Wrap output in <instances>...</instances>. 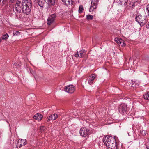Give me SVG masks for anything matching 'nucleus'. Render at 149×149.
Wrapping results in <instances>:
<instances>
[{
	"label": "nucleus",
	"instance_id": "nucleus-28",
	"mask_svg": "<svg viewBox=\"0 0 149 149\" xmlns=\"http://www.w3.org/2000/svg\"><path fill=\"white\" fill-rule=\"evenodd\" d=\"M13 34L14 36H18L20 34V33L17 31H15L13 33Z\"/></svg>",
	"mask_w": 149,
	"mask_h": 149
},
{
	"label": "nucleus",
	"instance_id": "nucleus-30",
	"mask_svg": "<svg viewBox=\"0 0 149 149\" xmlns=\"http://www.w3.org/2000/svg\"><path fill=\"white\" fill-rule=\"evenodd\" d=\"M16 0H9V2L11 3H13L15 2Z\"/></svg>",
	"mask_w": 149,
	"mask_h": 149
},
{
	"label": "nucleus",
	"instance_id": "nucleus-33",
	"mask_svg": "<svg viewBox=\"0 0 149 149\" xmlns=\"http://www.w3.org/2000/svg\"><path fill=\"white\" fill-rule=\"evenodd\" d=\"M146 148L147 149H149V147H148V146H146Z\"/></svg>",
	"mask_w": 149,
	"mask_h": 149
},
{
	"label": "nucleus",
	"instance_id": "nucleus-11",
	"mask_svg": "<svg viewBox=\"0 0 149 149\" xmlns=\"http://www.w3.org/2000/svg\"><path fill=\"white\" fill-rule=\"evenodd\" d=\"M26 143V139H19L17 141V146L21 148L22 146L25 145Z\"/></svg>",
	"mask_w": 149,
	"mask_h": 149
},
{
	"label": "nucleus",
	"instance_id": "nucleus-35",
	"mask_svg": "<svg viewBox=\"0 0 149 149\" xmlns=\"http://www.w3.org/2000/svg\"><path fill=\"white\" fill-rule=\"evenodd\" d=\"M123 44H122V45H123V46H124V45H123Z\"/></svg>",
	"mask_w": 149,
	"mask_h": 149
},
{
	"label": "nucleus",
	"instance_id": "nucleus-10",
	"mask_svg": "<svg viewBox=\"0 0 149 149\" xmlns=\"http://www.w3.org/2000/svg\"><path fill=\"white\" fill-rule=\"evenodd\" d=\"M110 143V144L108 143L106 146L107 149H118L116 141Z\"/></svg>",
	"mask_w": 149,
	"mask_h": 149
},
{
	"label": "nucleus",
	"instance_id": "nucleus-20",
	"mask_svg": "<svg viewBox=\"0 0 149 149\" xmlns=\"http://www.w3.org/2000/svg\"><path fill=\"white\" fill-rule=\"evenodd\" d=\"M47 3L52 5H54L55 4V0H45Z\"/></svg>",
	"mask_w": 149,
	"mask_h": 149
},
{
	"label": "nucleus",
	"instance_id": "nucleus-9",
	"mask_svg": "<svg viewBox=\"0 0 149 149\" xmlns=\"http://www.w3.org/2000/svg\"><path fill=\"white\" fill-rule=\"evenodd\" d=\"M74 86L72 85H70L65 87L64 91L70 93H73L74 91Z\"/></svg>",
	"mask_w": 149,
	"mask_h": 149
},
{
	"label": "nucleus",
	"instance_id": "nucleus-19",
	"mask_svg": "<svg viewBox=\"0 0 149 149\" xmlns=\"http://www.w3.org/2000/svg\"><path fill=\"white\" fill-rule=\"evenodd\" d=\"M118 44V45H120L122 43H123V40L119 38H116L114 40Z\"/></svg>",
	"mask_w": 149,
	"mask_h": 149
},
{
	"label": "nucleus",
	"instance_id": "nucleus-2",
	"mask_svg": "<svg viewBox=\"0 0 149 149\" xmlns=\"http://www.w3.org/2000/svg\"><path fill=\"white\" fill-rule=\"evenodd\" d=\"M32 6L31 1L29 0L26 4L21 8V12H17L20 13H23L27 15H29L31 11Z\"/></svg>",
	"mask_w": 149,
	"mask_h": 149
},
{
	"label": "nucleus",
	"instance_id": "nucleus-1",
	"mask_svg": "<svg viewBox=\"0 0 149 149\" xmlns=\"http://www.w3.org/2000/svg\"><path fill=\"white\" fill-rule=\"evenodd\" d=\"M29 0H17L15 7L13 8V11L15 13L21 12V8L23 7Z\"/></svg>",
	"mask_w": 149,
	"mask_h": 149
},
{
	"label": "nucleus",
	"instance_id": "nucleus-34",
	"mask_svg": "<svg viewBox=\"0 0 149 149\" xmlns=\"http://www.w3.org/2000/svg\"><path fill=\"white\" fill-rule=\"evenodd\" d=\"M33 74V76H34V77L35 78H36V77H35V76Z\"/></svg>",
	"mask_w": 149,
	"mask_h": 149
},
{
	"label": "nucleus",
	"instance_id": "nucleus-17",
	"mask_svg": "<svg viewBox=\"0 0 149 149\" xmlns=\"http://www.w3.org/2000/svg\"><path fill=\"white\" fill-rule=\"evenodd\" d=\"M128 0H119V2L121 3V5H123L124 6H125L126 7H128Z\"/></svg>",
	"mask_w": 149,
	"mask_h": 149
},
{
	"label": "nucleus",
	"instance_id": "nucleus-23",
	"mask_svg": "<svg viewBox=\"0 0 149 149\" xmlns=\"http://www.w3.org/2000/svg\"><path fill=\"white\" fill-rule=\"evenodd\" d=\"M85 54V50H82L80 51V55L81 58L83 57L84 56V54Z\"/></svg>",
	"mask_w": 149,
	"mask_h": 149
},
{
	"label": "nucleus",
	"instance_id": "nucleus-3",
	"mask_svg": "<svg viewBox=\"0 0 149 149\" xmlns=\"http://www.w3.org/2000/svg\"><path fill=\"white\" fill-rule=\"evenodd\" d=\"M136 20L140 25L143 26L147 22V16L142 15H137L135 17Z\"/></svg>",
	"mask_w": 149,
	"mask_h": 149
},
{
	"label": "nucleus",
	"instance_id": "nucleus-15",
	"mask_svg": "<svg viewBox=\"0 0 149 149\" xmlns=\"http://www.w3.org/2000/svg\"><path fill=\"white\" fill-rule=\"evenodd\" d=\"M66 5H68L70 4L72 5L74 3V1L73 0H61Z\"/></svg>",
	"mask_w": 149,
	"mask_h": 149
},
{
	"label": "nucleus",
	"instance_id": "nucleus-26",
	"mask_svg": "<svg viewBox=\"0 0 149 149\" xmlns=\"http://www.w3.org/2000/svg\"><path fill=\"white\" fill-rule=\"evenodd\" d=\"M8 37H9L8 35V34L6 33V34L3 35L1 37V38H3V40H5V39L6 40L8 38Z\"/></svg>",
	"mask_w": 149,
	"mask_h": 149
},
{
	"label": "nucleus",
	"instance_id": "nucleus-5",
	"mask_svg": "<svg viewBox=\"0 0 149 149\" xmlns=\"http://www.w3.org/2000/svg\"><path fill=\"white\" fill-rule=\"evenodd\" d=\"M57 17L56 14L54 13L49 16L47 19V24L48 25H50L54 22Z\"/></svg>",
	"mask_w": 149,
	"mask_h": 149
},
{
	"label": "nucleus",
	"instance_id": "nucleus-13",
	"mask_svg": "<svg viewBox=\"0 0 149 149\" xmlns=\"http://www.w3.org/2000/svg\"><path fill=\"white\" fill-rule=\"evenodd\" d=\"M95 78V74H93L89 77V79L88 83L90 85H91L94 82V80Z\"/></svg>",
	"mask_w": 149,
	"mask_h": 149
},
{
	"label": "nucleus",
	"instance_id": "nucleus-29",
	"mask_svg": "<svg viewBox=\"0 0 149 149\" xmlns=\"http://www.w3.org/2000/svg\"><path fill=\"white\" fill-rule=\"evenodd\" d=\"M75 56L76 57H79V55L78 54V51L75 54Z\"/></svg>",
	"mask_w": 149,
	"mask_h": 149
},
{
	"label": "nucleus",
	"instance_id": "nucleus-18",
	"mask_svg": "<svg viewBox=\"0 0 149 149\" xmlns=\"http://www.w3.org/2000/svg\"><path fill=\"white\" fill-rule=\"evenodd\" d=\"M37 2L39 6L41 7L43 6L45 2H47L45 0H37Z\"/></svg>",
	"mask_w": 149,
	"mask_h": 149
},
{
	"label": "nucleus",
	"instance_id": "nucleus-24",
	"mask_svg": "<svg viewBox=\"0 0 149 149\" xmlns=\"http://www.w3.org/2000/svg\"><path fill=\"white\" fill-rule=\"evenodd\" d=\"M83 8L82 5H80L79 7L78 12L79 13L81 14L82 13Z\"/></svg>",
	"mask_w": 149,
	"mask_h": 149
},
{
	"label": "nucleus",
	"instance_id": "nucleus-27",
	"mask_svg": "<svg viewBox=\"0 0 149 149\" xmlns=\"http://www.w3.org/2000/svg\"><path fill=\"white\" fill-rule=\"evenodd\" d=\"M93 18V16L91 15H88L86 16V19L88 20H92Z\"/></svg>",
	"mask_w": 149,
	"mask_h": 149
},
{
	"label": "nucleus",
	"instance_id": "nucleus-22",
	"mask_svg": "<svg viewBox=\"0 0 149 149\" xmlns=\"http://www.w3.org/2000/svg\"><path fill=\"white\" fill-rule=\"evenodd\" d=\"M7 0H0V6H2L6 2Z\"/></svg>",
	"mask_w": 149,
	"mask_h": 149
},
{
	"label": "nucleus",
	"instance_id": "nucleus-14",
	"mask_svg": "<svg viewBox=\"0 0 149 149\" xmlns=\"http://www.w3.org/2000/svg\"><path fill=\"white\" fill-rule=\"evenodd\" d=\"M58 117V115L54 113V114L51 115L49 116H48L47 119V121H50L52 120H54Z\"/></svg>",
	"mask_w": 149,
	"mask_h": 149
},
{
	"label": "nucleus",
	"instance_id": "nucleus-21",
	"mask_svg": "<svg viewBox=\"0 0 149 149\" xmlns=\"http://www.w3.org/2000/svg\"><path fill=\"white\" fill-rule=\"evenodd\" d=\"M144 98L146 100H149V92L143 95Z\"/></svg>",
	"mask_w": 149,
	"mask_h": 149
},
{
	"label": "nucleus",
	"instance_id": "nucleus-7",
	"mask_svg": "<svg viewBox=\"0 0 149 149\" xmlns=\"http://www.w3.org/2000/svg\"><path fill=\"white\" fill-rule=\"evenodd\" d=\"M127 109V105L124 103L121 104L118 107V111L119 112L122 114L126 111Z\"/></svg>",
	"mask_w": 149,
	"mask_h": 149
},
{
	"label": "nucleus",
	"instance_id": "nucleus-31",
	"mask_svg": "<svg viewBox=\"0 0 149 149\" xmlns=\"http://www.w3.org/2000/svg\"><path fill=\"white\" fill-rule=\"evenodd\" d=\"M146 28H147L149 29V22L146 25Z\"/></svg>",
	"mask_w": 149,
	"mask_h": 149
},
{
	"label": "nucleus",
	"instance_id": "nucleus-4",
	"mask_svg": "<svg viewBox=\"0 0 149 149\" xmlns=\"http://www.w3.org/2000/svg\"><path fill=\"white\" fill-rule=\"evenodd\" d=\"M103 141L104 144L106 146L108 143L110 144L112 142L114 143L113 142L116 140L114 137L107 136L103 139Z\"/></svg>",
	"mask_w": 149,
	"mask_h": 149
},
{
	"label": "nucleus",
	"instance_id": "nucleus-32",
	"mask_svg": "<svg viewBox=\"0 0 149 149\" xmlns=\"http://www.w3.org/2000/svg\"><path fill=\"white\" fill-rule=\"evenodd\" d=\"M113 101H110V102H109V104H111V103H112L113 102Z\"/></svg>",
	"mask_w": 149,
	"mask_h": 149
},
{
	"label": "nucleus",
	"instance_id": "nucleus-16",
	"mask_svg": "<svg viewBox=\"0 0 149 149\" xmlns=\"http://www.w3.org/2000/svg\"><path fill=\"white\" fill-rule=\"evenodd\" d=\"M42 117L43 116L42 115L39 113H37L34 116L33 118L36 120H41Z\"/></svg>",
	"mask_w": 149,
	"mask_h": 149
},
{
	"label": "nucleus",
	"instance_id": "nucleus-8",
	"mask_svg": "<svg viewBox=\"0 0 149 149\" xmlns=\"http://www.w3.org/2000/svg\"><path fill=\"white\" fill-rule=\"evenodd\" d=\"M80 134L81 136L83 137H86L90 134L89 130L86 128H82L80 129Z\"/></svg>",
	"mask_w": 149,
	"mask_h": 149
},
{
	"label": "nucleus",
	"instance_id": "nucleus-12",
	"mask_svg": "<svg viewBox=\"0 0 149 149\" xmlns=\"http://www.w3.org/2000/svg\"><path fill=\"white\" fill-rule=\"evenodd\" d=\"M139 0H129L128 4V7L131 8H133L137 5L138 3Z\"/></svg>",
	"mask_w": 149,
	"mask_h": 149
},
{
	"label": "nucleus",
	"instance_id": "nucleus-6",
	"mask_svg": "<svg viewBox=\"0 0 149 149\" xmlns=\"http://www.w3.org/2000/svg\"><path fill=\"white\" fill-rule=\"evenodd\" d=\"M98 2V0H93V1H92L91 3V6L89 10L90 12H92L94 10H95L97 6Z\"/></svg>",
	"mask_w": 149,
	"mask_h": 149
},
{
	"label": "nucleus",
	"instance_id": "nucleus-25",
	"mask_svg": "<svg viewBox=\"0 0 149 149\" xmlns=\"http://www.w3.org/2000/svg\"><path fill=\"white\" fill-rule=\"evenodd\" d=\"M146 12L147 15L149 17V4L147 5L146 6Z\"/></svg>",
	"mask_w": 149,
	"mask_h": 149
}]
</instances>
